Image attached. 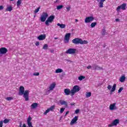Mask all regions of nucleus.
Returning <instances> with one entry per match:
<instances>
[{"instance_id": "obj_24", "label": "nucleus", "mask_w": 127, "mask_h": 127, "mask_svg": "<svg viewBox=\"0 0 127 127\" xmlns=\"http://www.w3.org/2000/svg\"><path fill=\"white\" fill-rule=\"evenodd\" d=\"M116 88H117V84H114L111 90V93H113V92H115L116 91Z\"/></svg>"}, {"instance_id": "obj_33", "label": "nucleus", "mask_w": 127, "mask_h": 127, "mask_svg": "<svg viewBox=\"0 0 127 127\" xmlns=\"http://www.w3.org/2000/svg\"><path fill=\"white\" fill-rule=\"evenodd\" d=\"M91 92L86 93V98H89V97H91Z\"/></svg>"}, {"instance_id": "obj_29", "label": "nucleus", "mask_w": 127, "mask_h": 127, "mask_svg": "<svg viewBox=\"0 0 127 127\" xmlns=\"http://www.w3.org/2000/svg\"><path fill=\"white\" fill-rule=\"evenodd\" d=\"M43 49L44 50H47V49H48V45H47V44H45L43 47Z\"/></svg>"}, {"instance_id": "obj_14", "label": "nucleus", "mask_w": 127, "mask_h": 127, "mask_svg": "<svg viewBox=\"0 0 127 127\" xmlns=\"http://www.w3.org/2000/svg\"><path fill=\"white\" fill-rule=\"evenodd\" d=\"M117 105V103H114L113 104H110L109 106V109L110 111H115V110H117V106H116Z\"/></svg>"}, {"instance_id": "obj_53", "label": "nucleus", "mask_w": 127, "mask_h": 127, "mask_svg": "<svg viewBox=\"0 0 127 127\" xmlns=\"http://www.w3.org/2000/svg\"><path fill=\"white\" fill-rule=\"evenodd\" d=\"M55 40H56V39H58V38L55 37Z\"/></svg>"}, {"instance_id": "obj_26", "label": "nucleus", "mask_w": 127, "mask_h": 127, "mask_svg": "<svg viewBox=\"0 0 127 127\" xmlns=\"http://www.w3.org/2000/svg\"><path fill=\"white\" fill-rule=\"evenodd\" d=\"M21 2H22V0H18L17 1V7H19L20 5L21 4Z\"/></svg>"}, {"instance_id": "obj_1", "label": "nucleus", "mask_w": 127, "mask_h": 127, "mask_svg": "<svg viewBox=\"0 0 127 127\" xmlns=\"http://www.w3.org/2000/svg\"><path fill=\"white\" fill-rule=\"evenodd\" d=\"M24 87L21 86L19 87L18 95L19 96H22L25 99L26 101L29 100V98L28 96L29 95V91L25 90V91Z\"/></svg>"}, {"instance_id": "obj_39", "label": "nucleus", "mask_w": 127, "mask_h": 127, "mask_svg": "<svg viewBox=\"0 0 127 127\" xmlns=\"http://www.w3.org/2000/svg\"><path fill=\"white\" fill-rule=\"evenodd\" d=\"M123 90H124V88L123 87H121L119 90H118V93H122V91H123Z\"/></svg>"}, {"instance_id": "obj_20", "label": "nucleus", "mask_w": 127, "mask_h": 127, "mask_svg": "<svg viewBox=\"0 0 127 127\" xmlns=\"http://www.w3.org/2000/svg\"><path fill=\"white\" fill-rule=\"evenodd\" d=\"M64 92L66 96L70 95V93H71V91H70L69 89H64Z\"/></svg>"}, {"instance_id": "obj_35", "label": "nucleus", "mask_w": 127, "mask_h": 127, "mask_svg": "<svg viewBox=\"0 0 127 127\" xmlns=\"http://www.w3.org/2000/svg\"><path fill=\"white\" fill-rule=\"evenodd\" d=\"M54 109H55V106H52L51 107H50L49 108V110L50 111H53V110H54Z\"/></svg>"}, {"instance_id": "obj_9", "label": "nucleus", "mask_w": 127, "mask_h": 127, "mask_svg": "<svg viewBox=\"0 0 127 127\" xmlns=\"http://www.w3.org/2000/svg\"><path fill=\"white\" fill-rule=\"evenodd\" d=\"M76 50L75 49L69 48L66 51V54H75L76 53Z\"/></svg>"}, {"instance_id": "obj_13", "label": "nucleus", "mask_w": 127, "mask_h": 127, "mask_svg": "<svg viewBox=\"0 0 127 127\" xmlns=\"http://www.w3.org/2000/svg\"><path fill=\"white\" fill-rule=\"evenodd\" d=\"M55 87H56V83L53 82L49 87V92H50V91H53L55 88Z\"/></svg>"}, {"instance_id": "obj_19", "label": "nucleus", "mask_w": 127, "mask_h": 127, "mask_svg": "<svg viewBox=\"0 0 127 127\" xmlns=\"http://www.w3.org/2000/svg\"><path fill=\"white\" fill-rule=\"evenodd\" d=\"M60 103L61 105H64L65 107L68 106V103H67V102H66L64 100H60Z\"/></svg>"}, {"instance_id": "obj_31", "label": "nucleus", "mask_w": 127, "mask_h": 127, "mask_svg": "<svg viewBox=\"0 0 127 127\" xmlns=\"http://www.w3.org/2000/svg\"><path fill=\"white\" fill-rule=\"evenodd\" d=\"M84 79H85V76H80L78 77V80H79V81H82V80H84Z\"/></svg>"}, {"instance_id": "obj_28", "label": "nucleus", "mask_w": 127, "mask_h": 127, "mask_svg": "<svg viewBox=\"0 0 127 127\" xmlns=\"http://www.w3.org/2000/svg\"><path fill=\"white\" fill-rule=\"evenodd\" d=\"M63 72V70L61 68H58L56 70L55 73H62Z\"/></svg>"}, {"instance_id": "obj_42", "label": "nucleus", "mask_w": 127, "mask_h": 127, "mask_svg": "<svg viewBox=\"0 0 127 127\" xmlns=\"http://www.w3.org/2000/svg\"><path fill=\"white\" fill-rule=\"evenodd\" d=\"M3 124V121H0V127H2Z\"/></svg>"}, {"instance_id": "obj_3", "label": "nucleus", "mask_w": 127, "mask_h": 127, "mask_svg": "<svg viewBox=\"0 0 127 127\" xmlns=\"http://www.w3.org/2000/svg\"><path fill=\"white\" fill-rule=\"evenodd\" d=\"M31 121H32V118L31 117L29 116L27 120V123L28 127H27L25 124H23L22 126L21 124H20V127H33L32 126V123L31 122Z\"/></svg>"}, {"instance_id": "obj_45", "label": "nucleus", "mask_w": 127, "mask_h": 127, "mask_svg": "<svg viewBox=\"0 0 127 127\" xmlns=\"http://www.w3.org/2000/svg\"><path fill=\"white\" fill-rule=\"evenodd\" d=\"M79 112H80V110L79 109H77L75 110V114H79Z\"/></svg>"}, {"instance_id": "obj_51", "label": "nucleus", "mask_w": 127, "mask_h": 127, "mask_svg": "<svg viewBox=\"0 0 127 127\" xmlns=\"http://www.w3.org/2000/svg\"><path fill=\"white\" fill-rule=\"evenodd\" d=\"M69 114V111H67L65 113V115H68Z\"/></svg>"}, {"instance_id": "obj_41", "label": "nucleus", "mask_w": 127, "mask_h": 127, "mask_svg": "<svg viewBox=\"0 0 127 127\" xmlns=\"http://www.w3.org/2000/svg\"><path fill=\"white\" fill-rule=\"evenodd\" d=\"M34 76H39V72H35L33 73Z\"/></svg>"}, {"instance_id": "obj_27", "label": "nucleus", "mask_w": 127, "mask_h": 127, "mask_svg": "<svg viewBox=\"0 0 127 127\" xmlns=\"http://www.w3.org/2000/svg\"><path fill=\"white\" fill-rule=\"evenodd\" d=\"M102 35L105 36L107 35V31H106V30L105 29H103L101 32Z\"/></svg>"}, {"instance_id": "obj_46", "label": "nucleus", "mask_w": 127, "mask_h": 127, "mask_svg": "<svg viewBox=\"0 0 127 127\" xmlns=\"http://www.w3.org/2000/svg\"><path fill=\"white\" fill-rule=\"evenodd\" d=\"M35 45H36V46H39V42H36Z\"/></svg>"}, {"instance_id": "obj_47", "label": "nucleus", "mask_w": 127, "mask_h": 127, "mask_svg": "<svg viewBox=\"0 0 127 127\" xmlns=\"http://www.w3.org/2000/svg\"><path fill=\"white\" fill-rule=\"evenodd\" d=\"M2 9H3V6L0 5V10H1Z\"/></svg>"}, {"instance_id": "obj_2", "label": "nucleus", "mask_w": 127, "mask_h": 127, "mask_svg": "<svg viewBox=\"0 0 127 127\" xmlns=\"http://www.w3.org/2000/svg\"><path fill=\"white\" fill-rule=\"evenodd\" d=\"M72 43L74 44H88V41L86 40H82V39H80L78 38H76L73 39L72 40Z\"/></svg>"}, {"instance_id": "obj_17", "label": "nucleus", "mask_w": 127, "mask_h": 127, "mask_svg": "<svg viewBox=\"0 0 127 127\" xmlns=\"http://www.w3.org/2000/svg\"><path fill=\"white\" fill-rule=\"evenodd\" d=\"M92 67L93 68V70H102V69H103V68L98 66L96 64L92 65Z\"/></svg>"}, {"instance_id": "obj_5", "label": "nucleus", "mask_w": 127, "mask_h": 127, "mask_svg": "<svg viewBox=\"0 0 127 127\" xmlns=\"http://www.w3.org/2000/svg\"><path fill=\"white\" fill-rule=\"evenodd\" d=\"M47 17H48V14L47 13V12H43L40 16V20L41 22H44V21L46 20Z\"/></svg>"}, {"instance_id": "obj_52", "label": "nucleus", "mask_w": 127, "mask_h": 127, "mask_svg": "<svg viewBox=\"0 0 127 127\" xmlns=\"http://www.w3.org/2000/svg\"><path fill=\"white\" fill-rule=\"evenodd\" d=\"M75 22H78V19H75Z\"/></svg>"}, {"instance_id": "obj_10", "label": "nucleus", "mask_w": 127, "mask_h": 127, "mask_svg": "<svg viewBox=\"0 0 127 127\" xmlns=\"http://www.w3.org/2000/svg\"><path fill=\"white\" fill-rule=\"evenodd\" d=\"M70 36H71L70 33H67L65 34L64 39V43H69V40H70Z\"/></svg>"}, {"instance_id": "obj_36", "label": "nucleus", "mask_w": 127, "mask_h": 127, "mask_svg": "<svg viewBox=\"0 0 127 127\" xmlns=\"http://www.w3.org/2000/svg\"><path fill=\"white\" fill-rule=\"evenodd\" d=\"M39 9H40V7H39L38 8L36 9L34 11L35 13H37V12L39 11Z\"/></svg>"}, {"instance_id": "obj_38", "label": "nucleus", "mask_w": 127, "mask_h": 127, "mask_svg": "<svg viewBox=\"0 0 127 127\" xmlns=\"http://www.w3.org/2000/svg\"><path fill=\"white\" fill-rule=\"evenodd\" d=\"M9 122V120L8 119H5L3 120V122L4 124H7Z\"/></svg>"}, {"instance_id": "obj_30", "label": "nucleus", "mask_w": 127, "mask_h": 127, "mask_svg": "<svg viewBox=\"0 0 127 127\" xmlns=\"http://www.w3.org/2000/svg\"><path fill=\"white\" fill-rule=\"evenodd\" d=\"M96 25H97V22H92L91 24V27L92 28L95 27V26H96Z\"/></svg>"}, {"instance_id": "obj_50", "label": "nucleus", "mask_w": 127, "mask_h": 127, "mask_svg": "<svg viewBox=\"0 0 127 127\" xmlns=\"http://www.w3.org/2000/svg\"><path fill=\"white\" fill-rule=\"evenodd\" d=\"M71 106H74L75 105V103H72L70 104Z\"/></svg>"}, {"instance_id": "obj_25", "label": "nucleus", "mask_w": 127, "mask_h": 127, "mask_svg": "<svg viewBox=\"0 0 127 127\" xmlns=\"http://www.w3.org/2000/svg\"><path fill=\"white\" fill-rule=\"evenodd\" d=\"M12 10V6H7V8L5 9L6 11H11Z\"/></svg>"}, {"instance_id": "obj_21", "label": "nucleus", "mask_w": 127, "mask_h": 127, "mask_svg": "<svg viewBox=\"0 0 127 127\" xmlns=\"http://www.w3.org/2000/svg\"><path fill=\"white\" fill-rule=\"evenodd\" d=\"M119 81L122 83L125 82V81H126V76L125 75H122L119 79Z\"/></svg>"}, {"instance_id": "obj_48", "label": "nucleus", "mask_w": 127, "mask_h": 127, "mask_svg": "<svg viewBox=\"0 0 127 127\" xmlns=\"http://www.w3.org/2000/svg\"><path fill=\"white\" fill-rule=\"evenodd\" d=\"M87 69H91L92 68V66L91 65H88L87 67Z\"/></svg>"}, {"instance_id": "obj_23", "label": "nucleus", "mask_w": 127, "mask_h": 127, "mask_svg": "<svg viewBox=\"0 0 127 127\" xmlns=\"http://www.w3.org/2000/svg\"><path fill=\"white\" fill-rule=\"evenodd\" d=\"M58 26H59L60 28H65L66 27V25L64 24H60V23H58L57 24Z\"/></svg>"}, {"instance_id": "obj_7", "label": "nucleus", "mask_w": 127, "mask_h": 127, "mask_svg": "<svg viewBox=\"0 0 127 127\" xmlns=\"http://www.w3.org/2000/svg\"><path fill=\"white\" fill-rule=\"evenodd\" d=\"M7 53V49L4 47L0 48V57H1L2 55L6 54Z\"/></svg>"}, {"instance_id": "obj_44", "label": "nucleus", "mask_w": 127, "mask_h": 127, "mask_svg": "<svg viewBox=\"0 0 127 127\" xmlns=\"http://www.w3.org/2000/svg\"><path fill=\"white\" fill-rule=\"evenodd\" d=\"M66 9L67 11H69V10H70V9H71V6H69L68 7H66Z\"/></svg>"}, {"instance_id": "obj_8", "label": "nucleus", "mask_w": 127, "mask_h": 127, "mask_svg": "<svg viewBox=\"0 0 127 127\" xmlns=\"http://www.w3.org/2000/svg\"><path fill=\"white\" fill-rule=\"evenodd\" d=\"M95 19V18L93 16H88L85 18L84 22L85 23H90V22H92L93 20Z\"/></svg>"}, {"instance_id": "obj_34", "label": "nucleus", "mask_w": 127, "mask_h": 127, "mask_svg": "<svg viewBox=\"0 0 127 127\" xmlns=\"http://www.w3.org/2000/svg\"><path fill=\"white\" fill-rule=\"evenodd\" d=\"M50 112V110H49V109H48L47 110H46V111L44 113V115H47V114H48V113H49Z\"/></svg>"}, {"instance_id": "obj_37", "label": "nucleus", "mask_w": 127, "mask_h": 127, "mask_svg": "<svg viewBox=\"0 0 127 127\" xmlns=\"http://www.w3.org/2000/svg\"><path fill=\"white\" fill-rule=\"evenodd\" d=\"M13 98L10 97H7L6 98V100H7V101H11V100H13Z\"/></svg>"}, {"instance_id": "obj_16", "label": "nucleus", "mask_w": 127, "mask_h": 127, "mask_svg": "<svg viewBox=\"0 0 127 127\" xmlns=\"http://www.w3.org/2000/svg\"><path fill=\"white\" fill-rule=\"evenodd\" d=\"M37 107H38V103H33L30 106L31 110H34V109H36Z\"/></svg>"}, {"instance_id": "obj_56", "label": "nucleus", "mask_w": 127, "mask_h": 127, "mask_svg": "<svg viewBox=\"0 0 127 127\" xmlns=\"http://www.w3.org/2000/svg\"><path fill=\"white\" fill-rule=\"evenodd\" d=\"M68 61H70V60H68Z\"/></svg>"}, {"instance_id": "obj_11", "label": "nucleus", "mask_w": 127, "mask_h": 127, "mask_svg": "<svg viewBox=\"0 0 127 127\" xmlns=\"http://www.w3.org/2000/svg\"><path fill=\"white\" fill-rule=\"evenodd\" d=\"M127 6L126 3H123L120 6H118L117 10V11H120L121 10V9H122V10H126V7Z\"/></svg>"}, {"instance_id": "obj_43", "label": "nucleus", "mask_w": 127, "mask_h": 127, "mask_svg": "<svg viewBox=\"0 0 127 127\" xmlns=\"http://www.w3.org/2000/svg\"><path fill=\"white\" fill-rule=\"evenodd\" d=\"M107 89H108V90H111V89H112V85H109L108 86V87H107Z\"/></svg>"}, {"instance_id": "obj_49", "label": "nucleus", "mask_w": 127, "mask_h": 127, "mask_svg": "<svg viewBox=\"0 0 127 127\" xmlns=\"http://www.w3.org/2000/svg\"><path fill=\"white\" fill-rule=\"evenodd\" d=\"M115 20H116V21H117L118 22V21H120V19L117 18V19H116Z\"/></svg>"}, {"instance_id": "obj_40", "label": "nucleus", "mask_w": 127, "mask_h": 127, "mask_svg": "<svg viewBox=\"0 0 127 127\" xmlns=\"http://www.w3.org/2000/svg\"><path fill=\"white\" fill-rule=\"evenodd\" d=\"M64 110H65V108H61L60 110L61 114H62Z\"/></svg>"}, {"instance_id": "obj_6", "label": "nucleus", "mask_w": 127, "mask_h": 127, "mask_svg": "<svg viewBox=\"0 0 127 127\" xmlns=\"http://www.w3.org/2000/svg\"><path fill=\"white\" fill-rule=\"evenodd\" d=\"M54 18H55V16L54 15H51L50 17H49L45 22L46 25H49V23H51V22H53Z\"/></svg>"}, {"instance_id": "obj_18", "label": "nucleus", "mask_w": 127, "mask_h": 127, "mask_svg": "<svg viewBox=\"0 0 127 127\" xmlns=\"http://www.w3.org/2000/svg\"><path fill=\"white\" fill-rule=\"evenodd\" d=\"M46 38V35H41L38 37V39L39 40H44Z\"/></svg>"}, {"instance_id": "obj_4", "label": "nucleus", "mask_w": 127, "mask_h": 127, "mask_svg": "<svg viewBox=\"0 0 127 127\" xmlns=\"http://www.w3.org/2000/svg\"><path fill=\"white\" fill-rule=\"evenodd\" d=\"M80 91V87L78 85H75L71 90V96H74L76 93Z\"/></svg>"}, {"instance_id": "obj_12", "label": "nucleus", "mask_w": 127, "mask_h": 127, "mask_svg": "<svg viewBox=\"0 0 127 127\" xmlns=\"http://www.w3.org/2000/svg\"><path fill=\"white\" fill-rule=\"evenodd\" d=\"M119 124H120V120L115 119L111 124L108 125V127H114L117 126Z\"/></svg>"}, {"instance_id": "obj_22", "label": "nucleus", "mask_w": 127, "mask_h": 127, "mask_svg": "<svg viewBox=\"0 0 127 127\" xmlns=\"http://www.w3.org/2000/svg\"><path fill=\"white\" fill-rule=\"evenodd\" d=\"M105 1V0H100V1L99 2V7H104V2Z\"/></svg>"}, {"instance_id": "obj_55", "label": "nucleus", "mask_w": 127, "mask_h": 127, "mask_svg": "<svg viewBox=\"0 0 127 127\" xmlns=\"http://www.w3.org/2000/svg\"><path fill=\"white\" fill-rule=\"evenodd\" d=\"M97 0V1H99V0Z\"/></svg>"}, {"instance_id": "obj_54", "label": "nucleus", "mask_w": 127, "mask_h": 127, "mask_svg": "<svg viewBox=\"0 0 127 127\" xmlns=\"http://www.w3.org/2000/svg\"><path fill=\"white\" fill-rule=\"evenodd\" d=\"M11 1H12L13 0H10Z\"/></svg>"}, {"instance_id": "obj_15", "label": "nucleus", "mask_w": 127, "mask_h": 127, "mask_svg": "<svg viewBox=\"0 0 127 127\" xmlns=\"http://www.w3.org/2000/svg\"><path fill=\"white\" fill-rule=\"evenodd\" d=\"M78 116H75L74 118L71 121L70 125L73 126L74 124H77V121H78Z\"/></svg>"}, {"instance_id": "obj_32", "label": "nucleus", "mask_w": 127, "mask_h": 127, "mask_svg": "<svg viewBox=\"0 0 127 127\" xmlns=\"http://www.w3.org/2000/svg\"><path fill=\"white\" fill-rule=\"evenodd\" d=\"M61 8H63V5H61L57 6V9L59 10V9H61Z\"/></svg>"}]
</instances>
